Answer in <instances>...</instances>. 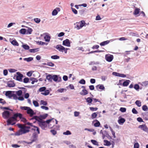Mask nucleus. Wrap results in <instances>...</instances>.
Returning <instances> with one entry per match:
<instances>
[{"instance_id": "1", "label": "nucleus", "mask_w": 148, "mask_h": 148, "mask_svg": "<svg viewBox=\"0 0 148 148\" xmlns=\"http://www.w3.org/2000/svg\"><path fill=\"white\" fill-rule=\"evenodd\" d=\"M26 125L20 124H17L18 126L20 129L16 132V135L17 136L21 135L28 133L30 131L29 129L30 128V127L26 126Z\"/></svg>"}, {"instance_id": "2", "label": "nucleus", "mask_w": 148, "mask_h": 148, "mask_svg": "<svg viewBox=\"0 0 148 148\" xmlns=\"http://www.w3.org/2000/svg\"><path fill=\"white\" fill-rule=\"evenodd\" d=\"M18 117H19V116L17 115V113L14 114L13 116L8 118L7 121V125H13L15 123H12L17 121V119Z\"/></svg>"}, {"instance_id": "3", "label": "nucleus", "mask_w": 148, "mask_h": 148, "mask_svg": "<svg viewBox=\"0 0 148 148\" xmlns=\"http://www.w3.org/2000/svg\"><path fill=\"white\" fill-rule=\"evenodd\" d=\"M21 109L22 110H27V113L29 114L30 116L32 117L35 114L33 110L30 107L27 106L21 107Z\"/></svg>"}, {"instance_id": "4", "label": "nucleus", "mask_w": 148, "mask_h": 148, "mask_svg": "<svg viewBox=\"0 0 148 148\" xmlns=\"http://www.w3.org/2000/svg\"><path fill=\"white\" fill-rule=\"evenodd\" d=\"M46 123L48 124V127L51 128L58 123V121L56 119H49L46 121Z\"/></svg>"}, {"instance_id": "5", "label": "nucleus", "mask_w": 148, "mask_h": 148, "mask_svg": "<svg viewBox=\"0 0 148 148\" xmlns=\"http://www.w3.org/2000/svg\"><path fill=\"white\" fill-rule=\"evenodd\" d=\"M56 48L60 52H63L64 51L65 53H67V50L69 49L68 48H65L61 45H56Z\"/></svg>"}, {"instance_id": "6", "label": "nucleus", "mask_w": 148, "mask_h": 148, "mask_svg": "<svg viewBox=\"0 0 148 148\" xmlns=\"http://www.w3.org/2000/svg\"><path fill=\"white\" fill-rule=\"evenodd\" d=\"M85 24V23L84 21H81L78 23H77L75 27L77 29H79L84 26Z\"/></svg>"}, {"instance_id": "7", "label": "nucleus", "mask_w": 148, "mask_h": 148, "mask_svg": "<svg viewBox=\"0 0 148 148\" xmlns=\"http://www.w3.org/2000/svg\"><path fill=\"white\" fill-rule=\"evenodd\" d=\"M39 126L43 130H45V128L47 127V123L43 120L40 123H38Z\"/></svg>"}, {"instance_id": "8", "label": "nucleus", "mask_w": 148, "mask_h": 148, "mask_svg": "<svg viewBox=\"0 0 148 148\" xmlns=\"http://www.w3.org/2000/svg\"><path fill=\"white\" fill-rule=\"evenodd\" d=\"M10 115V112L8 111H4L2 114V116L4 119H7L9 118Z\"/></svg>"}, {"instance_id": "9", "label": "nucleus", "mask_w": 148, "mask_h": 148, "mask_svg": "<svg viewBox=\"0 0 148 148\" xmlns=\"http://www.w3.org/2000/svg\"><path fill=\"white\" fill-rule=\"evenodd\" d=\"M17 75L16 77V80L20 82H22V78L23 77V75L19 72L16 73Z\"/></svg>"}, {"instance_id": "10", "label": "nucleus", "mask_w": 148, "mask_h": 148, "mask_svg": "<svg viewBox=\"0 0 148 148\" xmlns=\"http://www.w3.org/2000/svg\"><path fill=\"white\" fill-rule=\"evenodd\" d=\"M17 115H19V117H18H18L21 121L25 123H27V120L25 118L23 117V115L22 114L18 113H17Z\"/></svg>"}, {"instance_id": "11", "label": "nucleus", "mask_w": 148, "mask_h": 148, "mask_svg": "<svg viewBox=\"0 0 148 148\" xmlns=\"http://www.w3.org/2000/svg\"><path fill=\"white\" fill-rule=\"evenodd\" d=\"M138 127L145 132H147L148 131V128L145 124L140 125Z\"/></svg>"}, {"instance_id": "12", "label": "nucleus", "mask_w": 148, "mask_h": 148, "mask_svg": "<svg viewBox=\"0 0 148 148\" xmlns=\"http://www.w3.org/2000/svg\"><path fill=\"white\" fill-rule=\"evenodd\" d=\"M63 45L68 47H70L71 44L69 40L66 39L64 40L63 41Z\"/></svg>"}, {"instance_id": "13", "label": "nucleus", "mask_w": 148, "mask_h": 148, "mask_svg": "<svg viewBox=\"0 0 148 148\" xmlns=\"http://www.w3.org/2000/svg\"><path fill=\"white\" fill-rule=\"evenodd\" d=\"M96 88L97 90H104L105 89V87L102 84H99L96 86Z\"/></svg>"}, {"instance_id": "14", "label": "nucleus", "mask_w": 148, "mask_h": 148, "mask_svg": "<svg viewBox=\"0 0 148 148\" xmlns=\"http://www.w3.org/2000/svg\"><path fill=\"white\" fill-rule=\"evenodd\" d=\"M34 119L37 121L38 122V123H40L43 121L42 119L36 116H33L31 119Z\"/></svg>"}, {"instance_id": "15", "label": "nucleus", "mask_w": 148, "mask_h": 148, "mask_svg": "<svg viewBox=\"0 0 148 148\" xmlns=\"http://www.w3.org/2000/svg\"><path fill=\"white\" fill-rule=\"evenodd\" d=\"M113 58V57L112 55H110V56H106V60L108 62H111Z\"/></svg>"}, {"instance_id": "16", "label": "nucleus", "mask_w": 148, "mask_h": 148, "mask_svg": "<svg viewBox=\"0 0 148 148\" xmlns=\"http://www.w3.org/2000/svg\"><path fill=\"white\" fill-rule=\"evenodd\" d=\"M8 86L10 87H13L15 86V84L14 82L10 81L8 82L7 83Z\"/></svg>"}, {"instance_id": "17", "label": "nucleus", "mask_w": 148, "mask_h": 148, "mask_svg": "<svg viewBox=\"0 0 148 148\" xmlns=\"http://www.w3.org/2000/svg\"><path fill=\"white\" fill-rule=\"evenodd\" d=\"M13 94L12 93V91H9L6 92L5 95L6 96H8L9 98H11L12 97Z\"/></svg>"}, {"instance_id": "18", "label": "nucleus", "mask_w": 148, "mask_h": 148, "mask_svg": "<svg viewBox=\"0 0 148 148\" xmlns=\"http://www.w3.org/2000/svg\"><path fill=\"white\" fill-rule=\"evenodd\" d=\"M88 93V91L85 89L82 90V92H80V94L82 95H85Z\"/></svg>"}, {"instance_id": "19", "label": "nucleus", "mask_w": 148, "mask_h": 148, "mask_svg": "<svg viewBox=\"0 0 148 148\" xmlns=\"http://www.w3.org/2000/svg\"><path fill=\"white\" fill-rule=\"evenodd\" d=\"M130 81L129 80H127L126 81L124 82L123 84V86H127L129 84Z\"/></svg>"}, {"instance_id": "20", "label": "nucleus", "mask_w": 148, "mask_h": 148, "mask_svg": "<svg viewBox=\"0 0 148 148\" xmlns=\"http://www.w3.org/2000/svg\"><path fill=\"white\" fill-rule=\"evenodd\" d=\"M44 92H42L41 93V94L42 95L46 96L48 95L50 93V91L49 90H45Z\"/></svg>"}, {"instance_id": "21", "label": "nucleus", "mask_w": 148, "mask_h": 148, "mask_svg": "<svg viewBox=\"0 0 148 148\" xmlns=\"http://www.w3.org/2000/svg\"><path fill=\"white\" fill-rule=\"evenodd\" d=\"M46 78L49 81L52 82L53 79V76L49 74L47 76Z\"/></svg>"}, {"instance_id": "22", "label": "nucleus", "mask_w": 148, "mask_h": 148, "mask_svg": "<svg viewBox=\"0 0 148 148\" xmlns=\"http://www.w3.org/2000/svg\"><path fill=\"white\" fill-rule=\"evenodd\" d=\"M110 42L109 40H107L106 41H103L102 42H101L100 45L101 46H104L108 44Z\"/></svg>"}, {"instance_id": "23", "label": "nucleus", "mask_w": 148, "mask_h": 148, "mask_svg": "<svg viewBox=\"0 0 148 148\" xmlns=\"http://www.w3.org/2000/svg\"><path fill=\"white\" fill-rule=\"evenodd\" d=\"M140 9L138 8H136L135 9L134 11V12L133 14L135 15H136L138 14H139V13L140 12Z\"/></svg>"}, {"instance_id": "24", "label": "nucleus", "mask_w": 148, "mask_h": 148, "mask_svg": "<svg viewBox=\"0 0 148 148\" xmlns=\"http://www.w3.org/2000/svg\"><path fill=\"white\" fill-rule=\"evenodd\" d=\"M11 43L14 45L17 46H19L18 43L15 40H13L11 42Z\"/></svg>"}, {"instance_id": "25", "label": "nucleus", "mask_w": 148, "mask_h": 148, "mask_svg": "<svg viewBox=\"0 0 148 148\" xmlns=\"http://www.w3.org/2000/svg\"><path fill=\"white\" fill-rule=\"evenodd\" d=\"M125 121L124 118H121L118 120V123L119 124L123 123Z\"/></svg>"}, {"instance_id": "26", "label": "nucleus", "mask_w": 148, "mask_h": 148, "mask_svg": "<svg viewBox=\"0 0 148 148\" xmlns=\"http://www.w3.org/2000/svg\"><path fill=\"white\" fill-rule=\"evenodd\" d=\"M130 35L132 36L138 37L139 36L137 32L135 33L131 32L130 33Z\"/></svg>"}, {"instance_id": "27", "label": "nucleus", "mask_w": 148, "mask_h": 148, "mask_svg": "<svg viewBox=\"0 0 148 148\" xmlns=\"http://www.w3.org/2000/svg\"><path fill=\"white\" fill-rule=\"evenodd\" d=\"M15 93L16 95L19 96H20L22 95V92L21 90H19L17 91H16L15 92Z\"/></svg>"}, {"instance_id": "28", "label": "nucleus", "mask_w": 148, "mask_h": 148, "mask_svg": "<svg viewBox=\"0 0 148 148\" xmlns=\"http://www.w3.org/2000/svg\"><path fill=\"white\" fill-rule=\"evenodd\" d=\"M104 142L106 143V144L105 145L109 146L111 145L110 142L107 140H104Z\"/></svg>"}, {"instance_id": "29", "label": "nucleus", "mask_w": 148, "mask_h": 148, "mask_svg": "<svg viewBox=\"0 0 148 148\" xmlns=\"http://www.w3.org/2000/svg\"><path fill=\"white\" fill-rule=\"evenodd\" d=\"M91 142L94 145L97 146L99 145L98 143L96 140H91Z\"/></svg>"}, {"instance_id": "30", "label": "nucleus", "mask_w": 148, "mask_h": 148, "mask_svg": "<svg viewBox=\"0 0 148 148\" xmlns=\"http://www.w3.org/2000/svg\"><path fill=\"white\" fill-rule=\"evenodd\" d=\"M95 121H96V122L94 124V126L95 127H99L100 125V124L99 122L97 120H96Z\"/></svg>"}, {"instance_id": "31", "label": "nucleus", "mask_w": 148, "mask_h": 148, "mask_svg": "<svg viewBox=\"0 0 148 148\" xmlns=\"http://www.w3.org/2000/svg\"><path fill=\"white\" fill-rule=\"evenodd\" d=\"M27 31V34H31L32 31V28L29 27L27 30H26Z\"/></svg>"}, {"instance_id": "32", "label": "nucleus", "mask_w": 148, "mask_h": 148, "mask_svg": "<svg viewBox=\"0 0 148 148\" xmlns=\"http://www.w3.org/2000/svg\"><path fill=\"white\" fill-rule=\"evenodd\" d=\"M44 39L46 42H49L50 40V37L48 35H46L44 37Z\"/></svg>"}, {"instance_id": "33", "label": "nucleus", "mask_w": 148, "mask_h": 148, "mask_svg": "<svg viewBox=\"0 0 148 148\" xmlns=\"http://www.w3.org/2000/svg\"><path fill=\"white\" fill-rule=\"evenodd\" d=\"M22 47L25 50H28L29 48V46L27 44L23 45Z\"/></svg>"}, {"instance_id": "34", "label": "nucleus", "mask_w": 148, "mask_h": 148, "mask_svg": "<svg viewBox=\"0 0 148 148\" xmlns=\"http://www.w3.org/2000/svg\"><path fill=\"white\" fill-rule=\"evenodd\" d=\"M27 32L26 29H25L23 28L21 29L20 30V32L22 34H25Z\"/></svg>"}, {"instance_id": "35", "label": "nucleus", "mask_w": 148, "mask_h": 148, "mask_svg": "<svg viewBox=\"0 0 148 148\" xmlns=\"http://www.w3.org/2000/svg\"><path fill=\"white\" fill-rule=\"evenodd\" d=\"M33 59V58L32 57H29L28 58H25L24 60L25 61L29 62L32 60Z\"/></svg>"}, {"instance_id": "36", "label": "nucleus", "mask_w": 148, "mask_h": 148, "mask_svg": "<svg viewBox=\"0 0 148 148\" xmlns=\"http://www.w3.org/2000/svg\"><path fill=\"white\" fill-rule=\"evenodd\" d=\"M40 105H43L44 106H47V103L46 101H44L42 100L40 101Z\"/></svg>"}, {"instance_id": "37", "label": "nucleus", "mask_w": 148, "mask_h": 148, "mask_svg": "<svg viewBox=\"0 0 148 148\" xmlns=\"http://www.w3.org/2000/svg\"><path fill=\"white\" fill-rule=\"evenodd\" d=\"M44 64L51 67L53 66H54V64L52 62H48L47 64Z\"/></svg>"}, {"instance_id": "38", "label": "nucleus", "mask_w": 148, "mask_h": 148, "mask_svg": "<svg viewBox=\"0 0 148 148\" xmlns=\"http://www.w3.org/2000/svg\"><path fill=\"white\" fill-rule=\"evenodd\" d=\"M141 102L140 101L137 100L135 102V104L139 107H140L141 106Z\"/></svg>"}, {"instance_id": "39", "label": "nucleus", "mask_w": 148, "mask_h": 148, "mask_svg": "<svg viewBox=\"0 0 148 148\" xmlns=\"http://www.w3.org/2000/svg\"><path fill=\"white\" fill-rule=\"evenodd\" d=\"M33 103L34 105L36 107H38L39 106L38 103L36 101L34 100Z\"/></svg>"}, {"instance_id": "40", "label": "nucleus", "mask_w": 148, "mask_h": 148, "mask_svg": "<svg viewBox=\"0 0 148 148\" xmlns=\"http://www.w3.org/2000/svg\"><path fill=\"white\" fill-rule=\"evenodd\" d=\"M142 109L144 111H147L148 110V108L146 105H144L142 106Z\"/></svg>"}, {"instance_id": "41", "label": "nucleus", "mask_w": 148, "mask_h": 148, "mask_svg": "<svg viewBox=\"0 0 148 148\" xmlns=\"http://www.w3.org/2000/svg\"><path fill=\"white\" fill-rule=\"evenodd\" d=\"M51 58L52 59H59L60 58V57H59V56L57 55H54V56H51Z\"/></svg>"}, {"instance_id": "42", "label": "nucleus", "mask_w": 148, "mask_h": 148, "mask_svg": "<svg viewBox=\"0 0 148 148\" xmlns=\"http://www.w3.org/2000/svg\"><path fill=\"white\" fill-rule=\"evenodd\" d=\"M0 108L1 109H5L7 110H9L11 111H12L13 110L12 109H10L9 108L7 107H1Z\"/></svg>"}, {"instance_id": "43", "label": "nucleus", "mask_w": 148, "mask_h": 148, "mask_svg": "<svg viewBox=\"0 0 148 148\" xmlns=\"http://www.w3.org/2000/svg\"><path fill=\"white\" fill-rule=\"evenodd\" d=\"M92 101V99L90 97H88L86 99V101L88 103H91Z\"/></svg>"}, {"instance_id": "44", "label": "nucleus", "mask_w": 148, "mask_h": 148, "mask_svg": "<svg viewBox=\"0 0 148 148\" xmlns=\"http://www.w3.org/2000/svg\"><path fill=\"white\" fill-rule=\"evenodd\" d=\"M134 88L137 90H138L140 88L138 84H135L134 86Z\"/></svg>"}, {"instance_id": "45", "label": "nucleus", "mask_w": 148, "mask_h": 148, "mask_svg": "<svg viewBox=\"0 0 148 148\" xmlns=\"http://www.w3.org/2000/svg\"><path fill=\"white\" fill-rule=\"evenodd\" d=\"M38 49H30L29 50V51L30 52H37L38 51Z\"/></svg>"}, {"instance_id": "46", "label": "nucleus", "mask_w": 148, "mask_h": 148, "mask_svg": "<svg viewBox=\"0 0 148 148\" xmlns=\"http://www.w3.org/2000/svg\"><path fill=\"white\" fill-rule=\"evenodd\" d=\"M46 89V88L45 87H43L40 88L39 89V91L40 92L44 91Z\"/></svg>"}, {"instance_id": "47", "label": "nucleus", "mask_w": 148, "mask_h": 148, "mask_svg": "<svg viewBox=\"0 0 148 148\" xmlns=\"http://www.w3.org/2000/svg\"><path fill=\"white\" fill-rule=\"evenodd\" d=\"M0 103L4 105L6 103V102L3 99L0 98Z\"/></svg>"}, {"instance_id": "48", "label": "nucleus", "mask_w": 148, "mask_h": 148, "mask_svg": "<svg viewBox=\"0 0 148 148\" xmlns=\"http://www.w3.org/2000/svg\"><path fill=\"white\" fill-rule=\"evenodd\" d=\"M97 114L96 112L93 113L91 115V117L92 119H94L97 117Z\"/></svg>"}, {"instance_id": "49", "label": "nucleus", "mask_w": 148, "mask_h": 148, "mask_svg": "<svg viewBox=\"0 0 148 148\" xmlns=\"http://www.w3.org/2000/svg\"><path fill=\"white\" fill-rule=\"evenodd\" d=\"M53 80L56 82L58 80V77L57 75H53Z\"/></svg>"}, {"instance_id": "50", "label": "nucleus", "mask_w": 148, "mask_h": 148, "mask_svg": "<svg viewBox=\"0 0 148 148\" xmlns=\"http://www.w3.org/2000/svg\"><path fill=\"white\" fill-rule=\"evenodd\" d=\"M58 14V12L56 9H54L52 12V15L53 16L56 15Z\"/></svg>"}, {"instance_id": "51", "label": "nucleus", "mask_w": 148, "mask_h": 148, "mask_svg": "<svg viewBox=\"0 0 148 148\" xmlns=\"http://www.w3.org/2000/svg\"><path fill=\"white\" fill-rule=\"evenodd\" d=\"M79 83L80 84H85L86 82L84 79H82L80 80Z\"/></svg>"}, {"instance_id": "52", "label": "nucleus", "mask_w": 148, "mask_h": 148, "mask_svg": "<svg viewBox=\"0 0 148 148\" xmlns=\"http://www.w3.org/2000/svg\"><path fill=\"white\" fill-rule=\"evenodd\" d=\"M29 81V79L27 77H26L23 79V82L24 83H27Z\"/></svg>"}, {"instance_id": "53", "label": "nucleus", "mask_w": 148, "mask_h": 148, "mask_svg": "<svg viewBox=\"0 0 148 148\" xmlns=\"http://www.w3.org/2000/svg\"><path fill=\"white\" fill-rule=\"evenodd\" d=\"M120 111L122 112H126V109L124 108H121L120 109Z\"/></svg>"}, {"instance_id": "54", "label": "nucleus", "mask_w": 148, "mask_h": 148, "mask_svg": "<svg viewBox=\"0 0 148 148\" xmlns=\"http://www.w3.org/2000/svg\"><path fill=\"white\" fill-rule=\"evenodd\" d=\"M64 90H66L65 89H64L63 88H61L58 89L57 90V91L58 92L61 93L63 92Z\"/></svg>"}, {"instance_id": "55", "label": "nucleus", "mask_w": 148, "mask_h": 148, "mask_svg": "<svg viewBox=\"0 0 148 148\" xmlns=\"http://www.w3.org/2000/svg\"><path fill=\"white\" fill-rule=\"evenodd\" d=\"M12 97H13V99L15 100H17L18 99V97L16 94H13Z\"/></svg>"}, {"instance_id": "56", "label": "nucleus", "mask_w": 148, "mask_h": 148, "mask_svg": "<svg viewBox=\"0 0 148 148\" xmlns=\"http://www.w3.org/2000/svg\"><path fill=\"white\" fill-rule=\"evenodd\" d=\"M139 145L138 143H134V148H139Z\"/></svg>"}, {"instance_id": "57", "label": "nucleus", "mask_w": 148, "mask_h": 148, "mask_svg": "<svg viewBox=\"0 0 148 148\" xmlns=\"http://www.w3.org/2000/svg\"><path fill=\"white\" fill-rule=\"evenodd\" d=\"M37 137V136L34 133L33 134L32 137L33 138H34V139L32 140V142H34L36 140V139Z\"/></svg>"}, {"instance_id": "58", "label": "nucleus", "mask_w": 148, "mask_h": 148, "mask_svg": "<svg viewBox=\"0 0 148 148\" xmlns=\"http://www.w3.org/2000/svg\"><path fill=\"white\" fill-rule=\"evenodd\" d=\"M90 110L92 111H96L97 110L98 108H93L90 107L89 108Z\"/></svg>"}, {"instance_id": "59", "label": "nucleus", "mask_w": 148, "mask_h": 148, "mask_svg": "<svg viewBox=\"0 0 148 148\" xmlns=\"http://www.w3.org/2000/svg\"><path fill=\"white\" fill-rule=\"evenodd\" d=\"M71 134V132L69 130H67L66 132L63 133V134L66 135H70Z\"/></svg>"}, {"instance_id": "60", "label": "nucleus", "mask_w": 148, "mask_h": 148, "mask_svg": "<svg viewBox=\"0 0 148 148\" xmlns=\"http://www.w3.org/2000/svg\"><path fill=\"white\" fill-rule=\"evenodd\" d=\"M71 9L73 12L75 14H77V11L75 8H71Z\"/></svg>"}, {"instance_id": "61", "label": "nucleus", "mask_w": 148, "mask_h": 148, "mask_svg": "<svg viewBox=\"0 0 148 148\" xmlns=\"http://www.w3.org/2000/svg\"><path fill=\"white\" fill-rule=\"evenodd\" d=\"M79 114V112H78L75 111L74 112V115L75 116H78Z\"/></svg>"}, {"instance_id": "62", "label": "nucleus", "mask_w": 148, "mask_h": 148, "mask_svg": "<svg viewBox=\"0 0 148 148\" xmlns=\"http://www.w3.org/2000/svg\"><path fill=\"white\" fill-rule=\"evenodd\" d=\"M41 108L42 109L45 110H48L49 109V108L47 107H46L44 106H41Z\"/></svg>"}, {"instance_id": "63", "label": "nucleus", "mask_w": 148, "mask_h": 148, "mask_svg": "<svg viewBox=\"0 0 148 148\" xmlns=\"http://www.w3.org/2000/svg\"><path fill=\"white\" fill-rule=\"evenodd\" d=\"M38 81V80L36 78H33V80L32 81L31 83L32 84H34L35 82H36Z\"/></svg>"}, {"instance_id": "64", "label": "nucleus", "mask_w": 148, "mask_h": 148, "mask_svg": "<svg viewBox=\"0 0 148 148\" xmlns=\"http://www.w3.org/2000/svg\"><path fill=\"white\" fill-rule=\"evenodd\" d=\"M34 21L37 23H38L40 22V19L38 18H36L34 19Z\"/></svg>"}]
</instances>
